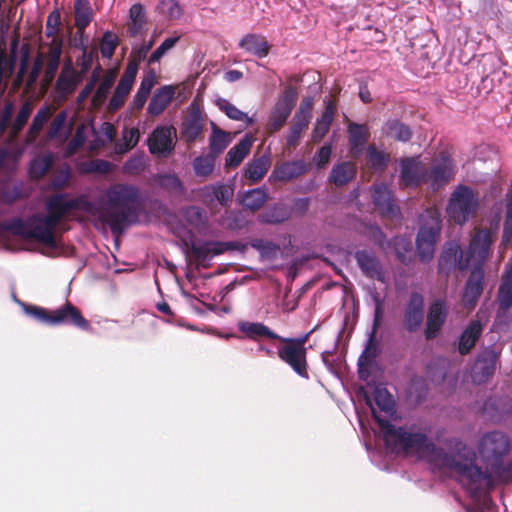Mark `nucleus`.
I'll return each instance as SVG.
<instances>
[{"mask_svg":"<svg viewBox=\"0 0 512 512\" xmlns=\"http://www.w3.org/2000/svg\"><path fill=\"white\" fill-rule=\"evenodd\" d=\"M136 76L137 73L135 65H127L109 101L108 109L111 112L119 110L124 105L125 100L132 89Z\"/></svg>","mask_w":512,"mask_h":512,"instance_id":"nucleus-20","label":"nucleus"},{"mask_svg":"<svg viewBox=\"0 0 512 512\" xmlns=\"http://www.w3.org/2000/svg\"><path fill=\"white\" fill-rule=\"evenodd\" d=\"M67 120V113L65 110L60 111L52 120L49 125L47 136L49 139H56L60 132L63 130Z\"/></svg>","mask_w":512,"mask_h":512,"instance_id":"nucleus-60","label":"nucleus"},{"mask_svg":"<svg viewBox=\"0 0 512 512\" xmlns=\"http://www.w3.org/2000/svg\"><path fill=\"white\" fill-rule=\"evenodd\" d=\"M425 312L424 297L419 292H411L404 307L403 326L409 333L417 332L423 323Z\"/></svg>","mask_w":512,"mask_h":512,"instance_id":"nucleus-14","label":"nucleus"},{"mask_svg":"<svg viewBox=\"0 0 512 512\" xmlns=\"http://www.w3.org/2000/svg\"><path fill=\"white\" fill-rule=\"evenodd\" d=\"M239 332L247 339L260 342L263 339L278 340L281 336L272 331L268 326L261 322L240 321L237 324Z\"/></svg>","mask_w":512,"mask_h":512,"instance_id":"nucleus-26","label":"nucleus"},{"mask_svg":"<svg viewBox=\"0 0 512 512\" xmlns=\"http://www.w3.org/2000/svg\"><path fill=\"white\" fill-rule=\"evenodd\" d=\"M231 250L244 252L246 250V245L240 241H203L199 244L193 242L190 246L191 254L197 266L204 269L210 267V260L212 257Z\"/></svg>","mask_w":512,"mask_h":512,"instance_id":"nucleus-9","label":"nucleus"},{"mask_svg":"<svg viewBox=\"0 0 512 512\" xmlns=\"http://www.w3.org/2000/svg\"><path fill=\"white\" fill-rule=\"evenodd\" d=\"M154 43V38H151L148 42H144L139 47L133 48L127 65L134 64L136 67V73L138 72L139 64L146 59L147 54L153 47Z\"/></svg>","mask_w":512,"mask_h":512,"instance_id":"nucleus-57","label":"nucleus"},{"mask_svg":"<svg viewBox=\"0 0 512 512\" xmlns=\"http://www.w3.org/2000/svg\"><path fill=\"white\" fill-rule=\"evenodd\" d=\"M350 156L357 160L362 155L370 138V130L366 124L349 122L347 126Z\"/></svg>","mask_w":512,"mask_h":512,"instance_id":"nucleus-22","label":"nucleus"},{"mask_svg":"<svg viewBox=\"0 0 512 512\" xmlns=\"http://www.w3.org/2000/svg\"><path fill=\"white\" fill-rule=\"evenodd\" d=\"M83 78L78 74V71L73 67L71 60L65 62L60 75L56 81V92L63 98L71 95L81 83Z\"/></svg>","mask_w":512,"mask_h":512,"instance_id":"nucleus-24","label":"nucleus"},{"mask_svg":"<svg viewBox=\"0 0 512 512\" xmlns=\"http://www.w3.org/2000/svg\"><path fill=\"white\" fill-rule=\"evenodd\" d=\"M469 259L464 258L463 251L456 243H447L438 258L437 272L448 279L455 270L464 271L469 266Z\"/></svg>","mask_w":512,"mask_h":512,"instance_id":"nucleus-11","label":"nucleus"},{"mask_svg":"<svg viewBox=\"0 0 512 512\" xmlns=\"http://www.w3.org/2000/svg\"><path fill=\"white\" fill-rule=\"evenodd\" d=\"M454 174L453 161L448 156H442L441 161L434 163L430 168H425L424 183L436 191L446 186Z\"/></svg>","mask_w":512,"mask_h":512,"instance_id":"nucleus-15","label":"nucleus"},{"mask_svg":"<svg viewBox=\"0 0 512 512\" xmlns=\"http://www.w3.org/2000/svg\"><path fill=\"white\" fill-rule=\"evenodd\" d=\"M186 218L194 226L205 225L207 220L205 211L197 206H191L186 210Z\"/></svg>","mask_w":512,"mask_h":512,"instance_id":"nucleus-62","label":"nucleus"},{"mask_svg":"<svg viewBox=\"0 0 512 512\" xmlns=\"http://www.w3.org/2000/svg\"><path fill=\"white\" fill-rule=\"evenodd\" d=\"M24 312L37 321L50 326L72 325L81 330L91 329L90 322L82 315L81 311L70 301L58 309L48 310L40 306L22 304Z\"/></svg>","mask_w":512,"mask_h":512,"instance_id":"nucleus-4","label":"nucleus"},{"mask_svg":"<svg viewBox=\"0 0 512 512\" xmlns=\"http://www.w3.org/2000/svg\"><path fill=\"white\" fill-rule=\"evenodd\" d=\"M53 164L52 155L34 158L29 167V175L32 179L39 180L43 178Z\"/></svg>","mask_w":512,"mask_h":512,"instance_id":"nucleus-50","label":"nucleus"},{"mask_svg":"<svg viewBox=\"0 0 512 512\" xmlns=\"http://www.w3.org/2000/svg\"><path fill=\"white\" fill-rule=\"evenodd\" d=\"M230 142L229 135L227 132L214 127L212 136L210 138V151L211 153L218 155L224 151Z\"/></svg>","mask_w":512,"mask_h":512,"instance_id":"nucleus-54","label":"nucleus"},{"mask_svg":"<svg viewBox=\"0 0 512 512\" xmlns=\"http://www.w3.org/2000/svg\"><path fill=\"white\" fill-rule=\"evenodd\" d=\"M308 170V164L303 160L286 161L276 165L272 175L276 180L288 182L305 174Z\"/></svg>","mask_w":512,"mask_h":512,"instance_id":"nucleus-28","label":"nucleus"},{"mask_svg":"<svg viewBox=\"0 0 512 512\" xmlns=\"http://www.w3.org/2000/svg\"><path fill=\"white\" fill-rule=\"evenodd\" d=\"M313 106H314L313 98L310 96L304 97L301 100L300 105H299L298 109L296 110L292 119L295 121H300V122H303V123H306L309 125L310 120L312 118Z\"/></svg>","mask_w":512,"mask_h":512,"instance_id":"nucleus-56","label":"nucleus"},{"mask_svg":"<svg viewBox=\"0 0 512 512\" xmlns=\"http://www.w3.org/2000/svg\"><path fill=\"white\" fill-rule=\"evenodd\" d=\"M357 174V166L352 161H342L333 165L328 180L337 187L351 182Z\"/></svg>","mask_w":512,"mask_h":512,"instance_id":"nucleus-29","label":"nucleus"},{"mask_svg":"<svg viewBox=\"0 0 512 512\" xmlns=\"http://www.w3.org/2000/svg\"><path fill=\"white\" fill-rule=\"evenodd\" d=\"M53 114V109L51 106H43L41 107L36 115L34 116L32 123L27 131V142H34L39 136L41 130L45 123L49 120V118Z\"/></svg>","mask_w":512,"mask_h":512,"instance_id":"nucleus-38","label":"nucleus"},{"mask_svg":"<svg viewBox=\"0 0 512 512\" xmlns=\"http://www.w3.org/2000/svg\"><path fill=\"white\" fill-rule=\"evenodd\" d=\"M277 355L298 376L309 379L307 352L305 350L297 348L292 344L282 343L278 347Z\"/></svg>","mask_w":512,"mask_h":512,"instance_id":"nucleus-16","label":"nucleus"},{"mask_svg":"<svg viewBox=\"0 0 512 512\" xmlns=\"http://www.w3.org/2000/svg\"><path fill=\"white\" fill-rule=\"evenodd\" d=\"M267 194L262 188L247 191L242 198V205L252 212L258 211L267 201Z\"/></svg>","mask_w":512,"mask_h":512,"instance_id":"nucleus-47","label":"nucleus"},{"mask_svg":"<svg viewBox=\"0 0 512 512\" xmlns=\"http://www.w3.org/2000/svg\"><path fill=\"white\" fill-rule=\"evenodd\" d=\"M356 263L362 274L383 284L387 282L385 269L374 251L362 249L354 253Z\"/></svg>","mask_w":512,"mask_h":512,"instance_id":"nucleus-13","label":"nucleus"},{"mask_svg":"<svg viewBox=\"0 0 512 512\" xmlns=\"http://www.w3.org/2000/svg\"><path fill=\"white\" fill-rule=\"evenodd\" d=\"M390 154L380 150L375 144L366 149L365 165L372 173H383L389 166Z\"/></svg>","mask_w":512,"mask_h":512,"instance_id":"nucleus-31","label":"nucleus"},{"mask_svg":"<svg viewBox=\"0 0 512 512\" xmlns=\"http://www.w3.org/2000/svg\"><path fill=\"white\" fill-rule=\"evenodd\" d=\"M425 166L414 159L401 161L400 180L405 187H418L425 181Z\"/></svg>","mask_w":512,"mask_h":512,"instance_id":"nucleus-25","label":"nucleus"},{"mask_svg":"<svg viewBox=\"0 0 512 512\" xmlns=\"http://www.w3.org/2000/svg\"><path fill=\"white\" fill-rule=\"evenodd\" d=\"M290 216L289 210L282 204H275L259 215V221L265 224H280Z\"/></svg>","mask_w":512,"mask_h":512,"instance_id":"nucleus-42","label":"nucleus"},{"mask_svg":"<svg viewBox=\"0 0 512 512\" xmlns=\"http://www.w3.org/2000/svg\"><path fill=\"white\" fill-rule=\"evenodd\" d=\"M155 82H156L155 74L153 71H151L148 75H146L142 79L140 87H139L138 91L136 92L133 102H132L133 109L141 110L144 107V105L151 93V90H152L153 86L155 85Z\"/></svg>","mask_w":512,"mask_h":512,"instance_id":"nucleus-40","label":"nucleus"},{"mask_svg":"<svg viewBox=\"0 0 512 512\" xmlns=\"http://www.w3.org/2000/svg\"><path fill=\"white\" fill-rule=\"evenodd\" d=\"M435 244L416 240V252L419 260L423 263L430 262L434 257Z\"/></svg>","mask_w":512,"mask_h":512,"instance_id":"nucleus-61","label":"nucleus"},{"mask_svg":"<svg viewBox=\"0 0 512 512\" xmlns=\"http://www.w3.org/2000/svg\"><path fill=\"white\" fill-rule=\"evenodd\" d=\"M252 144V137L245 135L234 147L228 151L225 159V165L228 168H235L239 166L250 152Z\"/></svg>","mask_w":512,"mask_h":512,"instance_id":"nucleus-35","label":"nucleus"},{"mask_svg":"<svg viewBox=\"0 0 512 512\" xmlns=\"http://www.w3.org/2000/svg\"><path fill=\"white\" fill-rule=\"evenodd\" d=\"M96 57L95 50H91L88 53H82L81 57L77 59V65L80 67L78 74L82 78L88 73Z\"/></svg>","mask_w":512,"mask_h":512,"instance_id":"nucleus-63","label":"nucleus"},{"mask_svg":"<svg viewBox=\"0 0 512 512\" xmlns=\"http://www.w3.org/2000/svg\"><path fill=\"white\" fill-rule=\"evenodd\" d=\"M372 199L376 209L383 217L393 218L399 214V207L386 185H376L372 192Z\"/></svg>","mask_w":512,"mask_h":512,"instance_id":"nucleus-23","label":"nucleus"},{"mask_svg":"<svg viewBox=\"0 0 512 512\" xmlns=\"http://www.w3.org/2000/svg\"><path fill=\"white\" fill-rule=\"evenodd\" d=\"M197 198L206 207L212 208L215 202L227 208L234 197V186L223 182L205 185L196 191Z\"/></svg>","mask_w":512,"mask_h":512,"instance_id":"nucleus-12","label":"nucleus"},{"mask_svg":"<svg viewBox=\"0 0 512 512\" xmlns=\"http://www.w3.org/2000/svg\"><path fill=\"white\" fill-rule=\"evenodd\" d=\"M175 95V87L165 85L158 88L153 94L147 111L152 116H159L162 114L168 105L171 103Z\"/></svg>","mask_w":512,"mask_h":512,"instance_id":"nucleus-30","label":"nucleus"},{"mask_svg":"<svg viewBox=\"0 0 512 512\" xmlns=\"http://www.w3.org/2000/svg\"><path fill=\"white\" fill-rule=\"evenodd\" d=\"M482 334V325L478 320L471 321L459 338L458 351L461 355L468 354L476 345Z\"/></svg>","mask_w":512,"mask_h":512,"instance_id":"nucleus-34","label":"nucleus"},{"mask_svg":"<svg viewBox=\"0 0 512 512\" xmlns=\"http://www.w3.org/2000/svg\"><path fill=\"white\" fill-rule=\"evenodd\" d=\"M498 354L492 348L482 350L472 367V379L477 384L485 383L495 372Z\"/></svg>","mask_w":512,"mask_h":512,"instance_id":"nucleus-19","label":"nucleus"},{"mask_svg":"<svg viewBox=\"0 0 512 512\" xmlns=\"http://www.w3.org/2000/svg\"><path fill=\"white\" fill-rule=\"evenodd\" d=\"M139 189L133 185L117 183L111 185L104 195V200L96 205L87 196L80 195L68 199L66 193L50 195L46 200L47 221L56 227L62 219L73 211H83L97 215L106 223L113 235H121L128 227L138 223L140 213Z\"/></svg>","mask_w":512,"mask_h":512,"instance_id":"nucleus-1","label":"nucleus"},{"mask_svg":"<svg viewBox=\"0 0 512 512\" xmlns=\"http://www.w3.org/2000/svg\"><path fill=\"white\" fill-rule=\"evenodd\" d=\"M215 166V160L213 156L205 155L198 156L193 161V169L197 176L207 177L209 176Z\"/></svg>","mask_w":512,"mask_h":512,"instance_id":"nucleus-55","label":"nucleus"},{"mask_svg":"<svg viewBox=\"0 0 512 512\" xmlns=\"http://www.w3.org/2000/svg\"><path fill=\"white\" fill-rule=\"evenodd\" d=\"M308 126L309 125L306 123L292 119L291 126L286 136V147L295 149L300 143L302 133L308 129Z\"/></svg>","mask_w":512,"mask_h":512,"instance_id":"nucleus-51","label":"nucleus"},{"mask_svg":"<svg viewBox=\"0 0 512 512\" xmlns=\"http://www.w3.org/2000/svg\"><path fill=\"white\" fill-rule=\"evenodd\" d=\"M485 271L481 265H474L465 283L462 302L465 307L472 309L476 306L484 291Z\"/></svg>","mask_w":512,"mask_h":512,"instance_id":"nucleus-18","label":"nucleus"},{"mask_svg":"<svg viewBox=\"0 0 512 512\" xmlns=\"http://www.w3.org/2000/svg\"><path fill=\"white\" fill-rule=\"evenodd\" d=\"M510 449L511 443L508 436L500 431L484 434L479 444V453L491 469L500 468L504 456Z\"/></svg>","mask_w":512,"mask_h":512,"instance_id":"nucleus-8","label":"nucleus"},{"mask_svg":"<svg viewBox=\"0 0 512 512\" xmlns=\"http://www.w3.org/2000/svg\"><path fill=\"white\" fill-rule=\"evenodd\" d=\"M63 41L60 37H54L48 45V61L60 63Z\"/></svg>","mask_w":512,"mask_h":512,"instance_id":"nucleus-64","label":"nucleus"},{"mask_svg":"<svg viewBox=\"0 0 512 512\" xmlns=\"http://www.w3.org/2000/svg\"><path fill=\"white\" fill-rule=\"evenodd\" d=\"M499 230V219L490 222V226L476 227L474 234L469 242L468 250L466 253L469 262L474 260V265H481L489 259L492 253V245L497 237Z\"/></svg>","mask_w":512,"mask_h":512,"instance_id":"nucleus-7","label":"nucleus"},{"mask_svg":"<svg viewBox=\"0 0 512 512\" xmlns=\"http://www.w3.org/2000/svg\"><path fill=\"white\" fill-rule=\"evenodd\" d=\"M33 111V105L31 102L26 101L20 108L14 123L12 124V133L17 135L24 126L26 125L29 117Z\"/></svg>","mask_w":512,"mask_h":512,"instance_id":"nucleus-58","label":"nucleus"},{"mask_svg":"<svg viewBox=\"0 0 512 512\" xmlns=\"http://www.w3.org/2000/svg\"><path fill=\"white\" fill-rule=\"evenodd\" d=\"M160 14L169 20H178L182 14V8L177 0H160L157 6Z\"/></svg>","mask_w":512,"mask_h":512,"instance_id":"nucleus-52","label":"nucleus"},{"mask_svg":"<svg viewBox=\"0 0 512 512\" xmlns=\"http://www.w3.org/2000/svg\"><path fill=\"white\" fill-rule=\"evenodd\" d=\"M512 243V194L506 196V213L503 223V231L500 248L507 249Z\"/></svg>","mask_w":512,"mask_h":512,"instance_id":"nucleus-48","label":"nucleus"},{"mask_svg":"<svg viewBox=\"0 0 512 512\" xmlns=\"http://www.w3.org/2000/svg\"><path fill=\"white\" fill-rule=\"evenodd\" d=\"M372 415L383 433L387 446L399 449L407 455L415 454L437 467L440 466L447 452L429 438L427 428H417L415 425L409 428L397 427L388 419L380 417L374 408H372Z\"/></svg>","mask_w":512,"mask_h":512,"instance_id":"nucleus-2","label":"nucleus"},{"mask_svg":"<svg viewBox=\"0 0 512 512\" xmlns=\"http://www.w3.org/2000/svg\"><path fill=\"white\" fill-rule=\"evenodd\" d=\"M447 318L446 303L442 299L434 300L429 308L426 318L425 337L427 340L434 339L442 329Z\"/></svg>","mask_w":512,"mask_h":512,"instance_id":"nucleus-21","label":"nucleus"},{"mask_svg":"<svg viewBox=\"0 0 512 512\" xmlns=\"http://www.w3.org/2000/svg\"><path fill=\"white\" fill-rule=\"evenodd\" d=\"M180 40V36H174L165 39L159 47H157L148 59L149 64L158 62L170 49H172Z\"/></svg>","mask_w":512,"mask_h":512,"instance_id":"nucleus-59","label":"nucleus"},{"mask_svg":"<svg viewBox=\"0 0 512 512\" xmlns=\"http://www.w3.org/2000/svg\"><path fill=\"white\" fill-rule=\"evenodd\" d=\"M297 99L298 91L296 87L292 85L287 86L278 98L269 116V120L266 125V132L269 135L280 131L285 125L293 108L295 107Z\"/></svg>","mask_w":512,"mask_h":512,"instance_id":"nucleus-10","label":"nucleus"},{"mask_svg":"<svg viewBox=\"0 0 512 512\" xmlns=\"http://www.w3.org/2000/svg\"><path fill=\"white\" fill-rule=\"evenodd\" d=\"M173 135L176 136V129L172 126L156 127L147 140L151 154L167 157L175 148Z\"/></svg>","mask_w":512,"mask_h":512,"instance_id":"nucleus-17","label":"nucleus"},{"mask_svg":"<svg viewBox=\"0 0 512 512\" xmlns=\"http://www.w3.org/2000/svg\"><path fill=\"white\" fill-rule=\"evenodd\" d=\"M496 301L500 310L507 311L512 307V261L505 264Z\"/></svg>","mask_w":512,"mask_h":512,"instance_id":"nucleus-27","label":"nucleus"},{"mask_svg":"<svg viewBox=\"0 0 512 512\" xmlns=\"http://www.w3.org/2000/svg\"><path fill=\"white\" fill-rule=\"evenodd\" d=\"M4 228L13 235L35 240L47 247L55 248L57 246L54 235L56 226L48 222L45 215L36 214L26 221L15 218L8 222Z\"/></svg>","mask_w":512,"mask_h":512,"instance_id":"nucleus-5","label":"nucleus"},{"mask_svg":"<svg viewBox=\"0 0 512 512\" xmlns=\"http://www.w3.org/2000/svg\"><path fill=\"white\" fill-rule=\"evenodd\" d=\"M117 77L116 69H108L104 73L102 80L100 81L94 95L91 99V106L94 109H99L105 103L110 89L112 88Z\"/></svg>","mask_w":512,"mask_h":512,"instance_id":"nucleus-33","label":"nucleus"},{"mask_svg":"<svg viewBox=\"0 0 512 512\" xmlns=\"http://www.w3.org/2000/svg\"><path fill=\"white\" fill-rule=\"evenodd\" d=\"M478 208V193L469 186L458 185L450 195L446 212L450 221L462 226L476 216Z\"/></svg>","mask_w":512,"mask_h":512,"instance_id":"nucleus-6","label":"nucleus"},{"mask_svg":"<svg viewBox=\"0 0 512 512\" xmlns=\"http://www.w3.org/2000/svg\"><path fill=\"white\" fill-rule=\"evenodd\" d=\"M119 45V38L112 31L104 32L100 42V53L103 58L110 59Z\"/></svg>","mask_w":512,"mask_h":512,"instance_id":"nucleus-53","label":"nucleus"},{"mask_svg":"<svg viewBox=\"0 0 512 512\" xmlns=\"http://www.w3.org/2000/svg\"><path fill=\"white\" fill-rule=\"evenodd\" d=\"M219 225L228 230H241L246 227L248 221L240 210H226L218 221Z\"/></svg>","mask_w":512,"mask_h":512,"instance_id":"nucleus-41","label":"nucleus"},{"mask_svg":"<svg viewBox=\"0 0 512 512\" xmlns=\"http://www.w3.org/2000/svg\"><path fill=\"white\" fill-rule=\"evenodd\" d=\"M74 17L77 34L83 37L86 27L93 19V12L88 0H75Z\"/></svg>","mask_w":512,"mask_h":512,"instance_id":"nucleus-37","label":"nucleus"},{"mask_svg":"<svg viewBox=\"0 0 512 512\" xmlns=\"http://www.w3.org/2000/svg\"><path fill=\"white\" fill-rule=\"evenodd\" d=\"M203 129L201 116L198 113H193L182 123L181 138L187 144H192L201 136Z\"/></svg>","mask_w":512,"mask_h":512,"instance_id":"nucleus-36","label":"nucleus"},{"mask_svg":"<svg viewBox=\"0 0 512 512\" xmlns=\"http://www.w3.org/2000/svg\"><path fill=\"white\" fill-rule=\"evenodd\" d=\"M386 134L397 141L407 142L412 137L410 127L398 120H388L385 123Z\"/></svg>","mask_w":512,"mask_h":512,"instance_id":"nucleus-46","label":"nucleus"},{"mask_svg":"<svg viewBox=\"0 0 512 512\" xmlns=\"http://www.w3.org/2000/svg\"><path fill=\"white\" fill-rule=\"evenodd\" d=\"M218 108L226 114V116L235 121H243L247 125L253 123V119L250 118L245 112L238 109L230 101L224 98H219L216 102Z\"/></svg>","mask_w":512,"mask_h":512,"instance_id":"nucleus-49","label":"nucleus"},{"mask_svg":"<svg viewBox=\"0 0 512 512\" xmlns=\"http://www.w3.org/2000/svg\"><path fill=\"white\" fill-rule=\"evenodd\" d=\"M158 185L172 196H181L185 192L183 182L176 174H162L156 178Z\"/></svg>","mask_w":512,"mask_h":512,"instance_id":"nucleus-43","label":"nucleus"},{"mask_svg":"<svg viewBox=\"0 0 512 512\" xmlns=\"http://www.w3.org/2000/svg\"><path fill=\"white\" fill-rule=\"evenodd\" d=\"M441 230L439 216L433 215L428 223H423L419 229L416 240L436 244L437 237Z\"/></svg>","mask_w":512,"mask_h":512,"instance_id":"nucleus-39","label":"nucleus"},{"mask_svg":"<svg viewBox=\"0 0 512 512\" xmlns=\"http://www.w3.org/2000/svg\"><path fill=\"white\" fill-rule=\"evenodd\" d=\"M373 396L380 412H384L386 416H392L395 413V401L386 388L376 387Z\"/></svg>","mask_w":512,"mask_h":512,"instance_id":"nucleus-44","label":"nucleus"},{"mask_svg":"<svg viewBox=\"0 0 512 512\" xmlns=\"http://www.w3.org/2000/svg\"><path fill=\"white\" fill-rule=\"evenodd\" d=\"M239 47L258 58L266 57L270 51L266 37L260 34L245 35L239 42Z\"/></svg>","mask_w":512,"mask_h":512,"instance_id":"nucleus-32","label":"nucleus"},{"mask_svg":"<svg viewBox=\"0 0 512 512\" xmlns=\"http://www.w3.org/2000/svg\"><path fill=\"white\" fill-rule=\"evenodd\" d=\"M269 163L267 158L260 157L252 160L247 164V168L245 171V177L251 181V183H256L260 181L268 171Z\"/></svg>","mask_w":512,"mask_h":512,"instance_id":"nucleus-45","label":"nucleus"},{"mask_svg":"<svg viewBox=\"0 0 512 512\" xmlns=\"http://www.w3.org/2000/svg\"><path fill=\"white\" fill-rule=\"evenodd\" d=\"M450 444L454 445L457 453L447 452L439 468L453 470L473 498H479L484 492L492 490L495 486L494 478L488 469H482L474 463L475 454L468 452L461 456L460 452L466 450V445L458 439L451 440Z\"/></svg>","mask_w":512,"mask_h":512,"instance_id":"nucleus-3","label":"nucleus"}]
</instances>
